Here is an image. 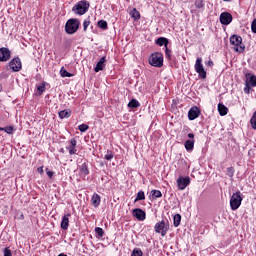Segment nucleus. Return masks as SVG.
Segmentation results:
<instances>
[{
  "mask_svg": "<svg viewBox=\"0 0 256 256\" xmlns=\"http://www.w3.org/2000/svg\"><path fill=\"white\" fill-rule=\"evenodd\" d=\"M230 44L233 46V49L236 51V53H243V51H245L243 38L239 35H232L230 37Z\"/></svg>",
  "mask_w": 256,
  "mask_h": 256,
  "instance_id": "1",
  "label": "nucleus"
},
{
  "mask_svg": "<svg viewBox=\"0 0 256 256\" xmlns=\"http://www.w3.org/2000/svg\"><path fill=\"white\" fill-rule=\"evenodd\" d=\"M89 2L81 0L72 8L73 13L76 15H85L89 11Z\"/></svg>",
  "mask_w": 256,
  "mask_h": 256,
  "instance_id": "2",
  "label": "nucleus"
},
{
  "mask_svg": "<svg viewBox=\"0 0 256 256\" xmlns=\"http://www.w3.org/2000/svg\"><path fill=\"white\" fill-rule=\"evenodd\" d=\"M242 202H243V196L240 191H237L230 198V207L232 211H237V209L241 207Z\"/></svg>",
  "mask_w": 256,
  "mask_h": 256,
  "instance_id": "3",
  "label": "nucleus"
},
{
  "mask_svg": "<svg viewBox=\"0 0 256 256\" xmlns=\"http://www.w3.org/2000/svg\"><path fill=\"white\" fill-rule=\"evenodd\" d=\"M79 25V20L75 18L69 19L65 25L66 33H68V35H73V33H77Z\"/></svg>",
  "mask_w": 256,
  "mask_h": 256,
  "instance_id": "4",
  "label": "nucleus"
},
{
  "mask_svg": "<svg viewBox=\"0 0 256 256\" xmlns=\"http://www.w3.org/2000/svg\"><path fill=\"white\" fill-rule=\"evenodd\" d=\"M148 61L152 67H163V54L155 52L151 54Z\"/></svg>",
  "mask_w": 256,
  "mask_h": 256,
  "instance_id": "5",
  "label": "nucleus"
},
{
  "mask_svg": "<svg viewBox=\"0 0 256 256\" xmlns=\"http://www.w3.org/2000/svg\"><path fill=\"white\" fill-rule=\"evenodd\" d=\"M194 69L196 73H198L200 79H207V71H205V68L203 67V59L197 58Z\"/></svg>",
  "mask_w": 256,
  "mask_h": 256,
  "instance_id": "6",
  "label": "nucleus"
},
{
  "mask_svg": "<svg viewBox=\"0 0 256 256\" xmlns=\"http://www.w3.org/2000/svg\"><path fill=\"white\" fill-rule=\"evenodd\" d=\"M154 229L157 233H161L162 237H165V235H167V231H169V223L162 220L155 224Z\"/></svg>",
  "mask_w": 256,
  "mask_h": 256,
  "instance_id": "7",
  "label": "nucleus"
},
{
  "mask_svg": "<svg viewBox=\"0 0 256 256\" xmlns=\"http://www.w3.org/2000/svg\"><path fill=\"white\" fill-rule=\"evenodd\" d=\"M188 138L189 139L184 142V147L186 151L191 152L195 147V134L189 133Z\"/></svg>",
  "mask_w": 256,
  "mask_h": 256,
  "instance_id": "8",
  "label": "nucleus"
},
{
  "mask_svg": "<svg viewBox=\"0 0 256 256\" xmlns=\"http://www.w3.org/2000/svg\"><path fill=\"white\" fill-rule=\"evenodd\" d=\"M189 183H191V178H189V177L180 176L177 179V185H178V189H180V191H185V189H187Z\"/></svg>",
  "mask_w": 256,
  "mask_h": 256,
  "instance_id": "9",
  "label": "nucleus"
},
{
  "mask_svg": "<svg viewBox=\"0 0 256 256\" xmlns=\"http://www.w3.org/2000/svg\"><path fill=\"white\" fill-rule=\"evenodd\" d=\"M233 21V16L229 12H223L220 14V23L222 25H229Z\"/></svg>",
  "mask_w": 256,
  "mask_h": 256,
  "instance_id": "10",
  "label": "nucleus"
},
{
  "mask_svg": "<svg viewBox=\"0 0 256 256\" xmlns=\"http://www.w3.org/2000/svg\"><path fill=\"white\" fill-rule=\"evenodd\" d=\"M9 67L14 72L21 71V59H19V57L12 59L11 62L9 63Z\"/></svg>",
  "mask_w": 256,
  "mask_h": 256,
  "instance_id": "11",
  "label": "nucleus"
},
{
  "mask_svg": "<svg viewBox=\"0 0 256 256\" xmlns=\"http://www.w3.org/2000/svg\"><path fill=\"white\" fill-rule=\"evenodd\" d=\"M133 217H135L138 221H145L147 214L141 208H136L132 211Z\"/></svg>",
  "mask_w": 256,
  "mask_h": 256,
  "instance_id": "12",
  "label": "nucleus"
},
{
  "mask_svg": "<svg viewBox=\"0 0 256 256\" xmlns=\"http://www.w3.org/2000/svg\"><path fill=\"white\" fill-rule=\"evenodd\" d=\"M199 115H201V111L199 110V108L197 106H194L188 112V119L190 121H195V119H197V117H199Z\"/></svg>",
  "mask_w": 256,
  "mask_h": 256,
  "instance_id": "13",
  "label": "nucleus"
},
{
  "mask_svg": "<svg viewBox=\"0 0 256 256\" xmlns=\"http://www.w3.org/2000/svg\"><path fill=\"white\" fill-rule=\"evenodd\" d=\"M11 59V51L8 48H0V61H9Z\"/></svg>",
  "mask_w": 256,
  "mask_h": 256,
  "instance_id": "14",
  "label": "nucleus"
},
{
  "mask_svg": "<svg viewBox=\"0 0 256 256\" xmlns=\"http://www.w3.org/2000/svg\"><path fill=\"white\" fill-rule=\"evenodd\" d=\"M69 152V155H76L77 154V140L75 138L70 140V145L66 147Z\"/></svg>",
  "mask_w": 256,
  "mask_h": 256,
  "instance_id": "15",
  "label": "nucleus"
},
{
  "mask_svg": "<svg viewBox=\"0 0 256 256\" xmlns=\"http://www.w3.org/2000/svg\"><path fill=\"white\" fill-rule=\"evenodd\" d=\"M69 217H71V213H68L62 217L61 221V229L67 231L69 229Z\"/></svg>",
  "mask_w": 256,
  "mask_h": 256,
  "instance_id": "16",
  "label": "nucleus"
},
{
  "mask_svg": "<svg viewBox=\"0 0 256 256\" xmlns=\"http://www.w3.org/2000/svg\"><path fill=\"white\" fill-rule=\"evenodd\" d=\"M246 83L250 87H256V76L251 73H247L246 74Z\"/></svg>",
  "mask_w": 256,
  "mask_h": 256,
  "instance_id": "17",
  "label": "nucleus"
},
{
  "mask_svg": "<svg viewBox=\"0 0 256 256\" xmlns=\"http://www.w3.org/2000/svg\"><path fill=\"white\" fill-rule=\"evenodd\" d=\"M107 60L105 59V57H102L98 62L96 67L94 68L95 73H99V71H103V69H105V62Z\"/></svg>",
  "mask_w": 256,
  "mask_h": 256,
  "instance_id": "18",
  "label": "nucleus"
},
{
  "mask_svg": "<svg viewBox=\"0 0 256 256\" xmlns=\"http://www.w3.org/2000/svg\"><path fill=\"white\" fill-rule=\"evenodd\" d=\"M91 203L93 207H99V205H101V196H99L97 193H94L91 198Z\"/></svg>",
  "mask_w": 256,
  "mask_h": 256,
  "instance_id": "19",
  "label": "nucleus"
},
{
  "mask_svg": "<svg viewBox=\"0 0 256 256\" xmlns=\"http://www.w3.org/2000/svg\"><path fill=\"white\" fill-rule=\"evenodd\" d=\"M218 113L221 117H225L229 113V108H227L223 103L218 104Z\"/></svg>",
  "mask_w": 256,
  "mask_h": 256,
  "instance_id": "20",
  "label": "nucleus"
},
{
  "mask_svg": "<svg viewBox=\"0 0 256 256\" xmlns=\"http://www.w3.org/2000/svg\"><path fill=\"white\" fill-rule=\"evenodd\" d=\"M156 45H159V47H164L167 48V46L169 45V40L165 37H160L156 40Z\"/></svg>",
  "mask_w": 256,
  "mask_h": 256,
  "instance_id": "21",
  "label": "nucleus"
},
{
  "mask_svg": "<svg viewBox=\"0 0 256 256\" xmlns=\"http://www.w3.org/2000/svg\"><path fill=\"white\" fill-rule=\"evenodd\" d=\"M79 171H80V175H82L83 177H87V175H89V168L87 167L86 163H83L79 167Z\"/></svg>",
  "mask_w": 256,
  "mask_h": 256,
  "instance_id": "22",
  "label": "nucleus"
},
{
  "mask_svg": "<svg viewBox=\"0 0 256 256\" xmlns=\"http://www.w3.org/2000/svg\"><path fill=\"white\" fill-rule=\"evenodd\" d=\"M60 119H69L71 117V110L66 109L58 113Z\"/></svg>",
  "mask_w": 256,
  "mask_h": 256,
  "instance_id": "23",
  "label": "nucleus"
},
{
  "mask_svg": "<svg viewBox=\"0 0 256 256\" xmlns=\"http://www.w3.org/2000/svg\"><path fill=\"white\" fill-rule=\"evenodd\" d=\"M128 107L130 109H137V107H141V104L139 103V101H137L136 99H132L129 103H128Z\"/></svg>",
  "mask_w": 256,
  "mask_h": 256,
  "instance_id": "24",
  "label": "nucleus"
},
{
  "mask_svg": "<svg viewBox=\"0 0 256 256\" xmlns=\"http://www.w3.org/2000/svg\"><path fill=\"white\" fill-rule=\"evenodd\" d=\"M130 15L133 19H135V21L141 19V14L135 8L130 12Z\"/></svg>",
  "mask_w": 256,
  "mask_h": 256,
  "instance_id": "25",
  "label": "nucleus"
},
{
  "mask_svg": "<svg viewBox=\"0 0 256 256\" xmlns=\"http://www.w3.org/2000/svg\"><path fill=\"white\" fill-rule=\"evenodd\" d=\"M143 200H145V192L139 191L137 193V196H136L134 202L137 203V201H143Z\"/></svg>",
  "mask_w": 256,
  "mask_h": 256,
  "instance_id": "26",
  "label": "nucleus"
},
{
  "mask_svg": "<svg viewBox=\"0 0 256 256\" xmlns=\"http://www.w3.org/2000/svg\"><path fill=\"white\" fill-rule=\"evenodd\" d=\"M174 227H179L181 225V214H176L173 218Z\"/></svg>",
  "mask_w": 256,
  "mask_h": 256,
  "instance_id": "27",
  "label": "nucleus"
},
{
  "mask_svg": "<svg viewBox=\"0 0 256 256\" xmlns=\"http://www.w3.org/2000/svg\"><path fill=\"white\" fill-rule=\"evenodd\" d=\"M2 131H5V133H7L8 135H13V133L15 132V128L13 126H7L2 128Z\"/></svg>",
  "mask_w": 256,
  "mask_h": 256,
  "instance_id": "28",
  "label": "nucleus"
},
{
  "mask_svg": "<svg viewBox=\"0 0 256 256\" xmlns=\"http://www.w3.org/2000/svg\"><path fill=\"white\" fill-rule=\"evenodd\" d=\"M113 157H115V154L112 151L108 150L104 156V159H106V161H111Z\"/></svg>",
  "mask_w": 256,
  "mask_h": 256,
  "instance_id": "29",
  "label": "nucleus"
},
{
  "mask_svg": "<svg viewBox=\"0 0 256 256\" xmlns=\"http://www.w3.org/2000/svg\"><path fill=\"white\" fill-rule=\"evenodd\" d=\"M151 195H152V197H154L155 199H159L160 197H163V194H162L161 191H159V190H152V191H151Z\"/></svg>",
  "mask_w": 256,
  "mask_h": 256,
  "instance_id": "30",
  "label": "nucleus"
},
{
  "mask_svg": "<svg viewBox=\"0 0 256 256\" xmlns=\"http://www.w3.org/2000/svg\"><path fill=\"white\" fill-rule=\"evenodd\" d=\"M250 125L252 129H256V111L253 113L251 119H250Z\"/></svg>",
  "mask_w": 256,
  "mask_h": 256,
  "instance_id": "31",
  "label": "nucleus"
},
{
  "mask_svg": "<svg viewBox=\"0 0 256 256\" xmlns=\"http://www.w3.org/2000/svg\"><path fill=\"white\" fill-rule=\"evenodd\" d=\"M60 75L61 77H73V74L67 72L65 68H61Z\"/></svg>",
  "mask_w": 256,
  "mask_h": 256,
  "instance_id": "32",
  "label": "nucleus"
},
{
  "mask_svg": "<svg viewBox=\"0 0 256 256\" xmlns=\"http://www.w3.org/2000/svg\"><path fill=\"white\" fill-rule=\"evenodd\" d=\"M131 256H143V251H141V249H139V248H135L132 251Z\"/></svg>",
  "mask_w": 256,
  "mask_h": 256,
  "instance_id": "33",
  "label": "nucleus"
},
{
  "mask_svg": "<svg viewBox=\"0 0 256 256\" xmlns=\"http://www.w3.org/2000/svg\"><path fill=\"white\" fill-rule=\"evenodd\" d=\"M98 27L100 29H107V21H105V20L98 21Z\"/></svg>",
  "mask_w": 256,
  "mask_h": 256,
  "instance_id": "34",
  "label": "nucleus"
},
{
  "mask_svg": "<svg viewBox=\"0 0 256 256\" xmlns=\"http://www.w3.org/2000/svg\"><path fill=\"white\" fill-rule=\"evenodd\" d=\"M79 131H81V133H85V131H87L89 129V125L87 124H81L78 126Z\"/></svg>",
  "mask_w": 256,
  "mask_h": 256,
  "instance_id": "35",
  "label": "nucleus"
},
{
  "mask_svg": "<svg viewBox=\"0 0 256 256\" xmlns=\"http://www.w3.org/2000/svg\"><path fill=\"white\" fill-rule=\"evenodd\" d=\"M95 231H96V233L99 237H103V235H105V232L103 231V228L97 227V228H95Z\"/></svg>",
  "mask_w": 256,
  "mask_h": 256,
  "instance_id": "36",
  "label": "nucleus"
},
{
  "mask_svg": "<svg viewBox=\"0 0 256 256\" xmlns=\"http://www.w3.org/2000/svg\"><path fill=\"white\" fill-rule=\"evenodd\" d=\"M89 25H91V21L89 19L84 20L83 22L84 31H87V27H89Z\"/></svg>",
  "mask_w": 256,
  "mask_h": 256,
  "instance_id": "37",
  "label": "nucleus"
},
{
  "mask_svg": "<svg viewBox=\"0 0 256 256\" xmlns=\"http://www.w3.org/2000/svg\"><path fill=\"white\" fill-rule=\"evenodd\" d=\"M37 90L39 92V95L43 94V92L45 91V84H41L40 86H38Z\"/></svg>",
  "mask_w": 256,
  "mask_h": 256,
  "instance_id": "38",
  "label": "nucleus"
},
{
  "mask_svg": "<svg viewBox=\"0 0 256 256\" xmlns=\"http://www.w3.org/2000/svg\"><path fill=\"white\" fill-rule=\"evenodd\" d=\"M235 171L233 170V168H228L227 169V175L228 177H233Z\"/></svg>",
  "mask_w": 256,
  "mask_h": 256,
  "instance_id": "39",
  "label": "nucleus"
},
{
  "mask_svg": "<svg viewBox=\"0 0 256 256\" xmlns=\"http://www.w3.org/2000/svg\"><path fill=\"white\" fill-rule=\"evenodd\" d=\"M165 55L166 57H168V59H171V50H169V48H165Z\"/></svg>",
  "mask_w": 256,
  "mask_h": 256,
  "instance_id": "40",
  "label": "nucleus"
},
{
  "mask_svg": "<svg viewBox=\"0 0 256 256\" xmlns=\"http://www.w3.org/2000/svg\"><path fill=\"white\" fill-rule=\"evenodd\" d=\"M46 173L50 179H53V175H54L53 171H50L49 168H46Z\"/></svg>",
  "mask_w": 256,
  "mask_h": 256,
  "instance_id": "41",
  "label": "nucleus"
},
{
  "mask_svg": "<svg viewBox=\"0 0 256 256\" xmlns=\"http://www.w3.org/2000/svg\"><path fill=\"white\" fill-rule=\"evenodd\" d=\"M252 33H256V20H254L251 24Z\"/></svg>",
  "mask_w": 256,
  "mask_h": 256,
  "instance_id": "42",
  "label": "nucleus"
},
{
  "mask_svg": "<svg viewBox=\"0 0 256 256\" xmlns=\"http://www.w3.org/2000/svg\"><path fill=\"white\" fill-rule=\"evenodd\" d=\"M11 255H13V254L11 253V250H9V248H5V249H4V256H11Z\"/></svg>",
  "mask_w": 256,
  "mask_h": 256,
  "instance_id": "43",
  "label": "nucleus"
},
{
  "mask_svg": "<svg viewBox=\"0 0 256 256\" xmlns=\"http://www.w3.org/2000/svg\"><path fill=\"white\" fill-rule=\"evenodd\" d=\"M251 86L249 85V84H247L246 83V87L244 88V93H247V94H249L250 93V91H251V88H250Z\"/></svg>",
  "mask_w": 256,
  "mask_h": 256,
  "instance_id": "44",
  "label": "nucleus"
},
{
  "mask_svg": "<svg viewBox=\"0 0 256 256\" xmlns=\"http://www.w3.org/2000/svg\"><path fill=\"white\" fill-rule=\"evenodd\" d=\"M37 171L38 173H40V175H43V166L39 167Z\"/></svg>",
  "mask_w": 256,
  "mask_h": 256,
  "instance_id": "45",
  "label": "nucleus"
},
{
  "mask_svg": "<svg viewBox=\"0 0 256 256\" xmlns=\"http://www.w3.org/2000/svg\"><path fill=\"white\" fill-rule=\"evenodd\" d=\"M207 67H213V62L211 60H209L207 63H206Z\"/></svg>",
  "mask_w": 256,
  "mask_h": 256,
  "instance_id": "46",
  "label": "nucleus"
},
{
  "mask_svg": "<svg viewBox=\"0 0 256 256\" xmlns=\"http://www.w3.org/2000/svg\"><path fill=\"white\" fill-rule=\"evenodd\" d=\"M3 91V85L0 84V93Z\"/></svg>",
  "mask_w": 256,
  "mask_h": 256,
  "instance_id": "47",
  "label": "nucleus"
},
{
  "mask_svg": "<svg viewBox=\"0 0 256 256\" xmlns=\"http://www.w3.org/2000/svg\"><path fill=\"white\" fill-rule=\"evenodd\" d=\"M197 7H203V5L201 3L197 4Z\"/></svg>",
  "mask_w": 256,
  "mask_h": 256,
  "instance_id": "48",
  "label": "nucleus"
},
{
  "mask_svg": "<svg viewBox=\"0 0 256 256\" xmlns=\"http://www.w3.org/2000/svg\"><path fill=\"white\" fill-rule=\"evenodd\" d=\"M0 131H3V128H2V127H0Z\"/></svg>",
  "mask_w": 256,
  "mask_h": 256,
  "instance_id": "49",
  "label": "nucleus"
},
{
  "mask_svg": "<svg viewBox=\"0 0 256 256\" xmlns=\"http://www.w3.org/2000/svg\"><path fill=\"white\" fill-rule=\"evenodd\" d=\"M224 1H231V0H224Z\"/></svg>",
  "mask_w": 256,
  "mask_h": 256,
  "instance_id": "50",
  "label": "nucleus"
}]
</instances>
